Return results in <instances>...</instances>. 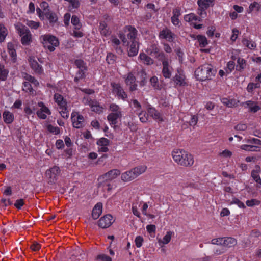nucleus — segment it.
Instances as JSON below:
<instances>
[{
    "label": "nucleus",
    "instance_id": "nucleus-9",
    "mask_svg": "<svg viewBox=\"0 0 261 261\" xmlns=\"http://www.w3.org/2000/svg\"><path fill=\"white\" fill-rule=\"evenodd\" d=\"M150 54L154 56L159 61L167 57L163 51H161L159 46L154 44L150 46Z\"/></svg>",
    "mask_w": 261,
    "mask_h": 261
},
{
    "label": "nucleus",
    "instance_id": "nucleus-14",
    "mask_svg": "<svg viewBox=\"0 0 261 261\" xmlns=\"http://www.w3.org/2000/svg\"><path fill=\"white\" fill-rule=\"evenodd\" d=\"M179 163V165L185 167L191 166L194 163V159L192 155L187 152H185L183 153V155Z\"/></svg>",
    "mask_w": 261,
    "mask_h": 261
},
{
    "label": "nucleus",
    "instance_id": "nucleus-61",
    "mask_svg": "<svg viewBox=\"0 0 261 261\" xmlns=\"http://www.w3.org/2000/svg\"><path fill=\"white\" fill-rule=\"evenodd\" d=\"M132 103L134 108L136 109L135 112H136L137 114L138 113V112H140L142 111L141 105L137 99L133 100Z\"/></svg>",
    "mask_w": 261,
    "mask_h": 261
},
{
    "label": "nucleus",
    "instance_id": "nucleus-3",
    "mask_svg": "<svg viewBox=\"0 0 261 261\" xmlns=\"http://www.w3.org/2000/svg\"><path fill=\"white\" fill-rule=\"evenodd\" d=\"M39 41L44 47L50 52L54 51L55 47L59 45L58 39L56 36L49 34L40 36Z\"/></svg>",
    "mask_w": 261,
    "mask_h": 261
},
{
    "label": "nucleus",
    "instance_id": "nucleus-25",
    "mask_svg": "<svg viewBox=\"0 0 261 261\" xmlns=\"http://www.w3.org/2000/svg\"><path fill=\"white\" fill-rule=\"evenodd\" d=\"M15 28L16 29L18 34L21 36L30 31V30L25 25L20 22H18L15 24Z\"/></svg>",
    "mask_w": 261,
    "mask_h": 261
},
{
    "label": "nucleus",
    "instance_id": "nucleus-16",
    "mask_svg": "<svg viewBox=\"0 0 261 261\" xmlns=\"http://www.w3.org/2000/svg\"><path fill=\"white\" fill-rule=\"evenodd\" d=\"M130 47L128 50V55L129 57H134L137 55L139 50V45L137 40L130 42Z\"/></svg>",
    "mask_w": 261,
    "mask_h": 261
},
{
    "label": "nucleus",
    "instance_id": "nucleus-46",
    "mask_svg": "<svg viewBox=\"0 0 261 261\" xmlns=\"http://www.w3.org/2000/svg\"><path fill=\"white\" fill-rule=\"evenodd\" d=\"M111 42H112L113 46L116 49V50H117V52H120V53L122 52V50L121 48L120 47L118 46L120 44V41L118 38H117L116 37L113 38L111 39Z\"/></svg>",
    "mask_w": 261,
    "mask_h": 261
},
{
    "label": "nucleus",
    "instance_id": "nucleus-8",
    "mask_svg": "<svg viewBox=\"0 0 261 261\" xmlns=\"http://www.w3.org/2000/svg\"><path fill=\"white\" fill-rule=\"evenodd\" d=\"M111 86L113 88V92L115 93L119 98L125 100L127 97L126 93L124 91L120 84L113 83H111Z\"/></svg>",
    "mask_w": 261,
    "mask_h": 261
},
{
    "label": "nucleus",
    "instance_id": "nucleus-11",
    "mask_svg": "<svg viewBox=\"0 0 261 261\" xmlns=\"http://www.w3.org/2000/svg\"><path fill=\"white\" fill-rule=\"evenodd\" d=\"M135 82L136 77L134 75L132 72L128 73L125 79V82L129 86V90L131 92L137 90V85Z\"/></svg>",
    "mask_w": 261,
    "mask_h": 261
},
{
    "label": "nucleus",
    "instance_id": "nucleus-17",
    "mask_svg": "<svg viewBox=\"0 0 261 261\" xmlns=\"http://www.w3.org/2000/svg\"><path fill=\"white\" fill-rule=\"evenodd\" d=\"M29 62L32 69L34 72L38 74L43 73V70L41 66H40L34 58H30Z\"/></svg>",
    "mask_w": 261,
    "mask_h": 261
},
{
    "label": "nucleus",
    "instance_id": "nucleus-44",
    "mask_svg": "<svg viewBox=\"0 0 261 261\" xmlns=\"http://www.w3.org/2000/svg\"><path fill=\"white\" fill-rule=\"evenodd\" d=\"M150 83L154 89L157 90L161 89V85L159 84V80L156 76H154L150 78Z\"/></svg>",
    "mask_w": 261,
    "mask_h": 261
},
{
    "label": "nucleus",
    "instance_id": "nucleus-45",
    "mask_svg": "<svg viewBox=\"0 0 261 261\" xmlns=\"http://www.w3.org/2000/svg\"><path fill=\"white\" fill-rule=\"evenodd\" d=\"M71 23L74 26L75 30H80L82 27L79 17L76 15H73L71 18Z\"/></svg>",
    "mask_w": 261,
    "mask_h": 261
},
{
    "label": "nucleus",
    "instance_id": "nucleus-41",
    "mask_svg": "<svg viewBox=\"0 0 261 261\" xmlns=\"http://www.w3.org/2000/svg\"><path fill=\"white\" fill-rule=\"evenodd\" d=\"M22 77L30 83H31L34 84L35 86L39 85V82L35 79L34 77L29 75L26 73H22Z\"/></svg>",
    "mask_w": 261,
    "mask_h": 261
},
{
    "label": "nucleus",
    "instance_id": "nucleus-57",
    "mask_svg": "<svg viewBox=\"0 0 261 261\" xmlns=\"http://www.w3.org/2000/svg\"><path fill=\"white\" fill-rule=\"evenodd\" d=\"M251 176L256 182L261 185V178L259 176L258 171L253 170L251 172Z\"/></svg>",
    "mask_w": 261,
    "mask_h": 261
},
{
    "label": "nucleus",
    "instance_id": "nucleus-51",
    "mask_svg": "<svg viewBox=\"0 0 261 261\" xmlns=\"http://www.w3.org/2000/svg\"><path fill=\"white\" fill-rule=\"evenodd\" d=\"M242 43L244 45L251 49H254L256 47V44L254 42L250 41L247 39H243Z\"/></svg>",
    "mask_w": 261,
    "mask_h": 261
},
{
    "label": "nucleus",
    "instance_id": "nucleus-21",
    "mask_svg": "<svg viewBox=\"0 0 261 261\" xmlns=\"http://www.w3.org/2000/svg\"><path fill=\"white\" fill-rule=\"evenodd\" d=\"M102 204L101 203H97L94 207L92 213V217L94 219H97L102 213Z\"/></svg>",
    "mask_w": 261,
    "mask_h": 261
},
{
    "label": "nucleus",
    "instance_id": "nucleus-35",
    "mask_svg": "<svg viewBox=\"0 0 261 261\" xmlns=\"http://www.w3.org/2000/svg\"><path fill=\"white\" fill-rule=\"evenodd\" d=\"M138 75L140 79V85L141 86H144L147 83V74L145 71L143 69L138 72Z\"/></svg>",
    "mask_w": 261,
    "mask_h": 261
},
{
    "label": "nucleus",
    "instance_id": "nucleus-60",
    "mask_svg": "<svg viewBox=\"0 0 261 261\" xmlns=\"http://www.w3.org/2000/svg\"><path fill=\"white\" fill-rule=\"evenodd\" d=\"M246 205L248 206L252 207L255 205H258L259 204L260 202L257 199H252L251 200H248L246 202Z\"/></svg>",
    "mask_w": 261,
    "mask_h": 261
},
{
    "label": "nucleus",
    "instance_id": "nucleus-7",
    "mask_svg": "<svg viewBox=\"0 0 261 261\" xmlns=\"http://www.w3.org/2000/svg\"><path fill=\"white\" fill-rule=\"evenodd\" d=\"M114 222L113 217L110 214H107L101 217L98 222V225L101 228L109 227Z\"/></svg>",
    "mask_w": 261,
    "mask_h": 261
},
{
    "label": "nucleus",
    "instance_id": "nucleus-48",
    "mask_svg": "<svg viewBox=\"0 0 261 261\" xmlns=\"http://www.w3.org/2000/svg\"><path fill=\"white\" fill-rule=\"evenodd\" d=\"M221 102L228 107H232L236 105V101L234 99H228L227 98H222L221 99Z\"/></svg>",
    "mask_w": 261,
    "mask_h": 261
},
{
    "label": "nucleus",
    "instance_id": "nucleus-56",
    "mask_svg": "<svg viewBox=\"0 0 261 261\" xmlns=\"http://www.w3.org/2000/svg\"><path fill=\"white\" fill-rule=\"evenodd\" d=\"M8 72L4 69V67L0 65V80L5 81L7 77Z\"/></svg>",
    "mask_w": 261,
    "mask_h": 261
},
{
    "label": "nucleus",
    "instance_id": "nucleus-49",
    "mask_svg": "<svg viewBox=\"0 0 261 261\" xmlns=\"http://www.w3.org/2000/svg\"><path fill=\"white\" fill-rule=\"evenodd\" d=\"M75 65L79 69V70H87V67L86 63L81 59H77L75 61Z\"/></svg>",
    "mask_w": 261,
    "mask_h": 261
},
{
    "label": "nucleus",
    "instance_id": "nucleus-4",
    "mask_svg": "<svg viewBox=\"0 0 261 261\" xmlns=\"http://www.w3.org/2000/svg\"><path fill=\"white\" fill-rule=\"evenodd\" d=\"M162 63V73L165 79H169L172 75L173 69L170 65L171 61L167 57L160 60Z\"/></svg>",
    "mask_w": 261,
    "mask_h": 261
},
{
    "label": "nucleus",
    "instance_id": "nucleus-18",
    "mask_svg": "<svg viewBox=\"0 0 261 261\" xmlns=\"http://www.w3.org/2000/svg\"><path fill=\"white\" fill-rule=\"evenodd\" d=\"M173 80L177 85L184 86L186 85L185 82V76L183 74L182 72L178 70L177 73L173 77Z\"/></svg>",
    "mask_w": 261,
    "mask_h": 261
},
{
    "label": "nucleus",
    "instance_id": "nucleus-19",
    "mask_svg": "<svg viewBox=\"0 0 261 261\" xmlns=\"http://www.w3.org/2000/svg\"><path fill=\"white\" fill-rule=\"evenodd\" d=\"M122 112L118 113H111L107 116V119L111 124L115 125L117 123V119L122 117Z\"/></svg>",
    "mask_w": 261,
    "mask_h": 261
},
{
    "label": "nucleus",
    "instance_id": "nucleus-63",
    "mask_svg": "<svg viewBox=\"0 0 261 261\" xmlns=\"http://www.w3.org/2000/svg\"><path fill=\"white\" fill-rule=\"evenodd\" d=\"M234 62L233 61L228 62L226 69V72H227L228 73H230L232 71V70L234 69Z\"/></svg>",
    "mask_w": 261,
    "mask_h": 261
},
{
    "label": "nucleus",
    "instance_id": "nucleus-47",
    "mask_svg": "<svg viewBox=\"0 0 261 261\" xmlns=\"http://www.w3.org/2000/svg\"><path fill=\"white\" fill-rule=\"evenodd\" d=\"M137 114L138 115L141 122L145 123L148 121V114H147L146 112L141 111L140 112H138Z\"/></svg>",
    "mask_w": 261,
    "mask_h": 261
},
{
    "label": "nucleus",
    "instance_id": "nucleus-53",
    "mask_svg": "<svg viewBox=\"0 0 261 261\" xmlns=\"http://www.w3.org/2000/svg\"><path fill=\"white\" fill-rule=\"evenodd\" d=\"M238 65L237 67H239L238 70L240 71L241 70L244 69L246 66V61L241 58H239L237 60Z\"/></svg>",
    "mask_w": 261,
    "mask_h": 261
},
{
    "label": "nucleus",
    "instance_id": "nucleus-1",
    "mask_svg": "<svg viewBox=\"0 0 261 261\" xmlns=\"http://www.w3.org/2000/svg\"><path fill=\"white\" fill-rule=\"evenodd\" d=\"M216 73V70L211 64L202 65L195 71L196 78L201 81L211 80Z\"/></svg>",
    "mask_w": 261,
    "mask_h": 261
},
{
    "label": "nucleus",
    "instance_id": "nucleus-39",
    "mask_svg": "<svg viewBox=\"0 0 261 261\" xmlns=\"http://www.w3.org/2000/svg\"><path fill=\"white\" fill-rule=\"evenodd\" d=\"M140 59L143 61L144 64L151 65L153 63V60L145 53H141L139 55Z\"/></svg>",
    "mask_w": 261,
    "mask_h": 261
},
{
    "label": "nucleus",
    "instance_id": "nucleus-59",
    "mask_svg": "<svg viewBox=\"0 0 261 261\" xmlns=\"http://www.w3.org/2000/svg\"><path fill=\"white\" fill-rule=\"evenodd\" d=\"M35 109L34 107L31 108L29 106L25 107L24 109V112L28 118H29V116L31 115H33V117L35 114Z\"/></svg>",
    "mask_w": 261,
    "mask_h": 261
},
{
    "label": "nucleus",
    "instance_id": "nucleus-37",
    "mask_svg": "<svg viewBox=\"0 0 261 261\" xmlns=\"http://www.w3.org/2000/svg\"><path fill=\"white\" fill-rule=\"evenodd\" d=\"M3 118L5 123H11L14 119L13 115L9 111H5L3 113Z\"/></svg>",
    "mask_w": 261,
    "mask_h": 261
},
{
    "label": "nucleus",
    "instance_id": "nucleus-29",
    "mask_svg": "<svg viewBox=\"0 0 261 261\" xmlns=\"http://www.w3.org/2000/svg\"><path fill=\"white\" fill-rule=\"evenodd\" d=\"M135 178V176L133 174L132 170L126 171L121 175V179L125 182H127L134 179Z\"/></svg>",
    "mask_w": 261,
    "mask_h": 261
},
{
    "label": "nucleus",
    "instance_id": "nucleus-13",
    "mask_svg": "<svg viewBox=\"0 0 261 261\" xmlns=\"http://www.w3.org/2000/svg\"><path fill=\"white\" fill-rule=\"evenodd\" d=\"M60 170L59 167L54 166L46 170V176L49 179V182H53L56 179L57 176L60 173Z\"/></svg>",
    "mask_w": 261,
    "mask_h": 261
},
{
    "label": "nucleus",
    "instance_id": "nucleus-54",
    "mask_svg": "<svg viewBox=\"0 0 261 261\" xmlns=\"http://www.w3.org/2000/svg\"><path fill=\"white\" fill-rule=\"evenodd\" d=\"M47 129L48 132L55 135H58L60 133V128L57 126H54L51 124L47 125Z\"/></svg>",
    "mask_w": 261,
    "mask_h": 261
},
{
    "label": "nucleus",
    "instance_id": "nucleus-58",
    "mask_svg": "<svg viewBox=\"0 0 261 261\" xmlns=\"http://www.w3.org/2000/svg\"><path fill=\"white\" fill-rule=\"evenodd\" d=\"M26 24L31 29H37L40 26L39 22H36L32 20H27Z\"/></svg>",
    "mask_w": 261,
    "mask_h": 261
},
{
    "label": "nucleus",
    "instance_id": "nucleus-43",
    "mask_svg": "<svg viewBox=\"0 0 261 261\" xmlns=\"http://www.w3.org/2000/svg\"><path fill=\"white\" fill-rule=\"evenodd\" d=\"M184 20L187 22H192L193 21L196 20L200 21L201 20L200 18H199L193 13H190L189 14L186 15L184 16Z\"/></svg>",
    "mask_w": 261,
    "mask_h": 261
},
{
    "label": "nucleus",
    "instance_id": "nucleus-24",
    "mask_svg": "<svg viewBox=\"0 0 261 261\" xmlns=\"http://www.w3.org/2000/svg\"><path fill=\"white\" fill-rule=\"evenodd\" d=\"M54 99L58 104L59 108L67 106V102L63 97L60 94L55 93L54 94Z\"/></svg>",
    "mask_w": 261,
    "mask_h": 261
},
{
    "label": "nucleus",
    "instance_id": "nucleus-31",
    "mask_svg": "<svg viewBox=\"0 0 261 261\" xmlns=\"http://www.w3.org/2000/svg\"><path fill=\"white\" fill-rule=\"evenodd\" d=\"M44 16L46 17L50 23L56 22L58 20V17L56 14L50 11L45 12Z\"/></svg>",
    "mask_w": 261,
    "mask_h": 261
},
{
    "label": "nucleus",
    "instance_id": "nucleus-36",
    "mask_svg": "<svg viewBox=\"0 0 261 261\" xmlns=\"http://www.w3.org/2000/svg\"><path fill=\"white\" fill-rule=\"evenodd\" d=\"M245 104L249 108L250 111L255 113L260 110V108L259 106L256 105V103L252 101H247L245 102Z\"/></svg>",
    "mask_w": 261,
    "mask_h": 261
},
{
    "label": "nucleus",
    "instance_id": "nucleus-34",
    "mask_svg": "<svg viewBox=\"0 0 261 261\" xmlns=\"http://www.w3.org/2000/svg\"><path fill=\"white\" fill-rule=\"evenodd\" d=\"M241 148L243 150L248 151H260V147L252 144L248 145H243L241 146Z\"/></svg>",
    "mask_w": 261,
    "mask_h": 261
},
{
    "label": "nucleus",
    "instance_id": "nucleus-33",
    "mask_svg": "<svg viewBox=\"0 0 261 261\" xmlns=\"http://www.w3.org/2000/svg\"><path fill=\"white\" fill-rule=\"evenodd\" d=\"M195 39L197 40L200 47H205L208 44L207 40L205 36L198 35Z\"/></svg>",
    "mask_w": 261,
    "mask_h": 261
},
{
    "label": "nucleus",
    "instance_id": "nucleus-15",
    "mask_svg": "<svg viewBox=\"0 0 261 261\" xmlns=\"http://www.w3.org/2000/svg\"><path fill=\"white\" fill-rule=\"evenodd\" d=\"M110 140L107 138H101L99 139L97 142V144L98 146V151L102 152H108L109 150L108 146Z\"/></svg>",
    "mask_w": 261,
    "mask_h": 261
},
{
    "label": "nucleus",
    "instance_id": "nucleus-30",
    "mask_svg": "<svg viewBox=\"0 0 261 261\" xmlns=\"http://www.w3.org/2000/svg\"><path fill=\"white\" fill-rule=\"evenodd\" d=\"M215 0H201V3H198V5L201 9H206L212 4L213 5V2ZM200 15L202 14V10H201Z\"/></svg>",
    "mask_w": 261,
    "mask_h": 261
},
{
    "label": "nucleus",
    "instance_id": "nucleus-52",
    "mask_svg": "<svg viewBox=\"0 0 261 261\" xmlns=\"http://www.w3.org/2000/svg\"><path fill=\"white\" fill-rule=\"evenodd\" d=\"M172 236V232L171 231H168L166 234L163 237L162 241H159V243H162L163 244H167L169 243L171 240Z\"/></svg>",
    "mask_w": 261,
    "mask_h": 261
},
{
    "label": "nucleus",
    "instance_id": "nucleus-2",
    "mask_svg": "<svg viewBox=\"0 0 261 261\" xmlns=\"http://www.w3.org/2000/svg\"><path fill=\"white\" fill-rule=\"evenodd\" d=\"M137 30L131 25L125 26L122 31L119 33V37L122 40L123 45L128 46L130 42L137 40Z\"/></svg>",
    "mask_w": 261,
    "mask_h": 261
},
{
    "label": "nucleus",
    "instance_id": "nucleus-22",
    "mask_svg": "<svg viewBox=\"0 0 261 261\" xmlns=\"http://www.w3.org/2000/svg\"><path fill=\"white\" fill-rule=\"evenodd\" d=\"M149 114L152 117V118L158 122L163 121V118L160 112L157 111L154 108H150L148 110Z\"/></svg>",
    "mask_w": 261,
    "mask_h": 261
},
{
    "label": "nucleus",
    "instance_id": "nucleus-64",
    "mask_svg": "<svg viewBox=\"0 0 261 261\" xmlns=\"http://www.w3.org/2000/svg\"><path fill=\"white\" fill-rule=\"evenodd\" d=\"M116 57L114 55L109 53L108 54L106 58V60L108 64H113L114 63Z\"/></svg>",
    "mask_w": 261,
    "mask_h": 261
},
{
    "label": "nucleus",
    "instance_id": "nucleus-38",
    "mask_svg": "<svg viewBox=\"0 0 261 261\" xmlns=\"http://www.w3.org/2000/svg\"><path fill=\"white\" fill-rule=\"evenodd\" d=\"M22 90L31 95L35 94V90L32 87L31 84L28 82H25L23 83Z\"/></svg>",
    "mask_w": 261,
    "mask_h": 261
},
{
    "label": "nucleus",
    "instance_id": "nucleus-10",
    "mask_svg": "<svg viewBox=\"0 0 261 261\" xmlns=\"http://www.w3.org/2000/svg\"><path fill=\"white\" fill-rule=\"evenodd\" d=\"M175 34L168 28H165L162 30L159 35L160 39H165L167 41L171 42L175 38Z\"/></svg>",
    "mask_w": 261,
    "mask_h": 261
},
{
    "label": "nucleus",
    "instance_id": "nucleus-28",
    "mask_svg": "<svg viewBox=\"0 0 261 261\" xmlns=\"http://www.w3.org/2000/svg\"><path fill=\"white\" fill-rule=\"evenodd\" d=\"M223 246L232 247L237 244V240L233 238H223Z\"/></svg>",
    "mask_w": 261,
    "mask_h": 261
},
{
    "label": "nucleus",
    "instance_id": "nucleus-42",
    "mask_svg": "<svg viewBox=\"0 0 261 261\" xmlns=\"http://www.w3.org/2000/svg\"><path fill=\"white\" fill-rule=\"evenodd\" d=\"M7 34L8 31L6 28L3 24H0V43L4 41Z\"/></svg>",
    "mask_w": 261,
    "mask_h": 261
},
{
    "label": "nucleus",
    "instance_id": "nucleus-27",
    "mask_svg": "<svg viewBox=\"0 0 261 261\" xmlns=\"http://www.w3.org/2000/svg\"><path fill=\"white\" fill-rule=\"evenodd\" d=\"M147 169V167L144 165H141L136 167L132 169L133 174L135 176V178L137 177L140 174L145 172Z\"/></svg>",
    "mask_w": 261,
    "mask_h": 261
},
{
    "label": "nucleus",
    "instance_id": "nucleus-6",
    "mask_svg": "<svg viewBox=\"0 0 261 261\" xmlns=\"http://www.w3.org/2000/svg\"><path fill=\"white\" fill-rule=\"evenodd\" d=\"M38 106L40 108L39 110L37 111L36 115L41 119H45L47 118V115H50L51 112L49 109L42 102H39Z\"/></svg>",
    "mask_w": 261,
    "mask_h": 261
},
{
    "label": "nucleus",
    "instance_id": "nucleus-20",
    "mask_svg": "<svg viewBox=\"0 0 261 261\" xmlns=\"http://www.w3.org/2000/svg\"><path fill=\"white\" fill-rule=\"evenodd\" d=\"M99 183L98 187L101 188L103 191L110 192L114 188L111 181L108 180H98Z\"/></svg>",
    "mask_w": 261,
    "mask_h": 261
},
{
    "label": "nucleus",
    "instance_id": "nucleus-23",
    "mask_svg": "<svg viewBox=\"0 0 261 261\" xmlns=\"http://www.w3.org/2000/svg\"><path fill=\"white\" fill-rule=\"evenodd\" d=\"M185 151L177 149L173 150L172 152V155L174 161L178 164L181 159L183 158V153H185Z\"/></svg>",
    "mask_w": 261,
    "mask_h": 261
},
{
    "label": "nucleus",
    "instance_id": "nucleus-62",
    "mask_svg": "<svg viewBox=\"0 0 261 261\" xmlns=\"http://www.w3.org/2000/svg\"><path fill=\"white\" fill-rule=\"evenodd\" d=\"M110 109L112 112V113H118V112H121L119 107L114 103H112L110 105Z\"/></svg>",
    "mask_w": 261,
    "mask_h": 261
},
{
    "label": "nucleus",
    "instance_id": "nucleus-26",
    "mask_svg": "<svg viewBox=\"0 0 261 261\" xmlns=\"http://www.w3.org/2000/svg\"><path fill=\"white\" fill-rule=\"evenodd\" d=\"M21 42L23 45H29L32 42V34L30 31L21 36Z\"/></svg>",
    "mask_w": 261,
    "mask_h": 261
},
{
    "label": "nucleus",
    "instance_id": "nucleus-55",
    "mask_svg": "<svg viewBox=\"0 0 261 261\" xmlns=\"http://www.w3.org/2000/svg\"><path fill=\"white\" fill-rule=\"evenodd\" d=\"M59 113L63 118H68L69 112L67 110V106L59 108Z\"/></svg>",
    "mask_w": 261,
    "mask_h": 261
},
{
    "label": "nucleus",
    "instance_id": "nucleus-5",
    "mask_svg": "<svg viewBox=\"0 0 261 261\" xmlns=\"http://www.w3.org/2000/svg\"><path fill=\"white\" fill-rule=\"evenodd\" d=\"M71 120L73 126L76 128H81L85 126V122L84 117L77 112L71 114Z\"/></svg>",
    "mask_w": 261,
    "mask_h": 261
},
{
    "label": "nucleus",
    "instance_id": "nucleus-32",
    "mask_svg": "<svg viewBox=\"0 0 261 261\" xmlns=\"http://www.w3.org/2000/svg\"><path fill=\"white\" fill-rule=\"evenodd\" d=\"M88 105L91 107L93 111L98 113H100L102 112V108L97 105V102H95L91 99L88 100Z\"/></svg>",
    "mask_w": 261,
    "mask_h": 261
},
{
    "label": "nucleus",
    "instance_id": "nucleus-40",
    "mask_svg": "<svg viewBox=\"0 0 261 261\" xmlns=\"http://www.w3.org/2000/svg\"><path fill=\"white\" fill-rule=\"evenodd\" d=\"M99 30L101 35L107 36L110 34V33L107 29V25L104 21L100 22Z\"/></svg>",
    "mask_w": 261,
    "mask_h": 261
},
{
    "label": "nucleus",
    "instance_id": "nucleus-12",
    "mask_svg": "<svg viewBox=\"0 0 261 261\" xmlns=\"http://www.w3.org/2000/svg\"><path fill=\"white\" fill-rule=\"evenodd\" d=\"M120 174V172L117 169H113L101 176L98 180H108L111 181L116 178Z\"/></svg>",
    "mask_w": 261,
    "mask_h": 261
},
{
    "label": "nucleus",
    "instance_id": "nucleus-50",
    "mask_svg": "<svg viewBox=\"0 0 261 261\" xmlns=\"http://www.w3.org/2000/svg\"><path fill=\"white\" fill-rule=\"evenodd\" d=\"M261 6L257 2H254L253 3H251L249 7V13H251L254 10H256V11H259L260 9Z\"/></svg>",
    "mask_w": 261,
    "mask_h": 261
}]
</instances>
